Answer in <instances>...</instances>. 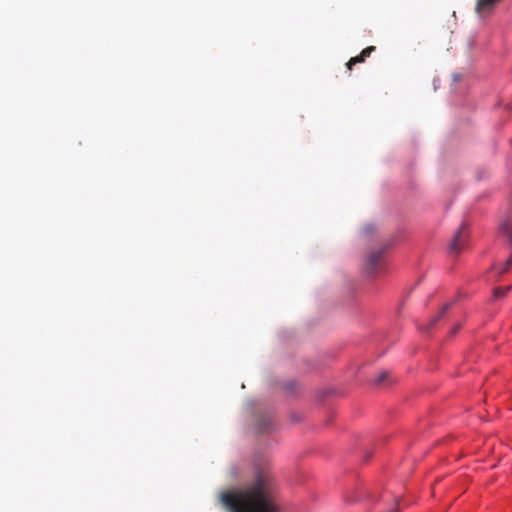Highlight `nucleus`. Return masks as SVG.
I'll return each instance as SVG.
<instances>
[{"mask_svg":"<svg viewBox=\"0 0 512 512\" xmlns=\"http://www.w3.org/2000/svg\"><path fill=\"white\" fill-rule=\"evenodd\" d=\"M220 501L230 512H280L269 460L256 459L252 479L241 487L222 492Z\"/></svg>","mask_w":512,"mask_h":512,"instance_id":"obj_1","label":"nucleus"},{"mask_svg":"<svg viewBox=\"0 0 512 512\" xmlns=\"http://www.w3.org/2000/svg\"><path fill=\"white\" fill-rule=\"evenodd\" d=\"M501 231L507 236L509 241L512 243V217H508L507 219L503 220L500 224ZM512 266V253L511 256L506 260V262L502 265L497 267L498 274H504L506 273L510 267ZM496 269V267H494Z\"/></svg>","mask_w":512,"mask_h":512,"instance_id":"obj_2","label":"nucleus"},{"mask_svg":"<svg viewBox=\"0 0 512 512\" xmlns=\"http://www.w3.org/2000/svg\"><path fill=\"white\" fill-rule=\"evenodd\" d=\"M466 225L462 224L460 228L456 231L450 245L449 252L451 254H459L465 246L466 243V234H465Z\"/></svg>","mask_w":512,"mask_h":512,"instance_id":"obj_3","label":"nucleus"},{"mask_svg":"<svg viewBox=\"0 0 512 512\" xmlns=\"http://www.w3.org/2000/svg\"><path fill=\"white\" fill-rule=\"evenodd\" d=\"M373 51H375L374 46H368L365 49H363L358 56L349 59V61L346 63L347 69L352 70V67L354 65L358 63H363L365 59L369 57Z\"/></svg>","mask_w":512,"mask_h":512,"instance_id":"obj_4","label":"nucleus"},{"mask_svg":"<svg viewBox=\"0 0 512 512\" xmlns=\"http://www.w3.org/2000/svg\"><path fill=\"white\" fill-rule=\"evenodd\" d=\"M381 256H382V251H373V252L369 253L367 260H366V265H365V269H366L367 273L374 274L376 272V267L381 259Z\"/></svg>","mask_w":512,"mask_h":512,"instance_id":"obj_5","label":"nucleus"},{"mask_svg":"<svg viewBox=\"0 0 512 512\" xmlns=\"http://www.w3.org/2000/svg\"><path fill=\"white\" fill-rule=\"evenodd\" d=\"M273 425V420L271 416H265L259 419L257 428L260 432L269 431Z\"/></svg>","mask_w":512,"mask_h":512,"instance_id":"obj_6","label":"nucleus"},{"mask_svg":"<svg viewBox=\"0 0 512 512\" xmlns=\"http://www.w3.org/2000/svg\"><path fill=\"white\" fill-rule=\"evenodd\" d=\"M510 290H511V286H506L504 288H501V287L495 288L493 291V297L495 299L505 297Z\"/></svg>","mask_w":512,"mask_h":512,"instance_id":"obj_7","label":"nucleus"},{"mask_svg":"<svg viewBox=\"0 0 512 512\" xmlns=\"http://www.w3.org/2000/svg\"><path fill=\"white\" fill-rule=\"evenodd\" d=\"M451 304L450 303H447L445 304L442 309L440 310L439 314L437 317H435L432 321H431V325H433L434 323H436L446 312L447 310L450 308Z\"/></svg>","mask_w":512,"mask_h":512,"instance_id":"obj_8","label":"nucleus"},{"mask_svg":"<svg viewBox=\"0 0 512 512\" xmlns=\"http://www.w3.org/2000/svg\"><path fill=\"white\" fill-rule=\"evenodd\" d=\"M388 377V372H381L379 376L376 378L375 383L381 384L383 383Z\"/></svg>","mask_w":512,"mask_h":512,"instance_id":"obj_9","label":"nucleus"},{"mask_svg":"<svg viewBox=\"0 0 512 512\" xmlns=\"http://www.w3.org/2000/svg\"><path fill=\"white\" fill-rule=\"evenodd\" d=\"M460 326H456L453 328L452 333L455 334L459 330Z\"/></svg>","mask_w":512,"mask_h":512,"instance_id":"obj_10","label":"nucleus"},{"mask_svg":"<svg viewBox=\"0 0 512 512\" xmlns=\"http://www.w3.org/2000/svg\"><path fill=\"white\" fill-rule=\"evenodd\" d=\"M454 80L458 81L459 80L458 76H454Z\"/></svg>","mask_w":512,"mask_h":512,"instance_id":"obj_11","label":"nucleus"}]
</instances>
